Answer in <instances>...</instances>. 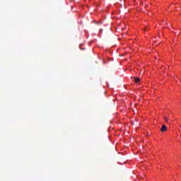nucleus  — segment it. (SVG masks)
Returning <instances> with one entry per match:
<instances>
[{
    "label": "nucleus",
    "mask_w": 181,
    "mask_h": 181,
    "mask_svg": "<svg viewBox=\"0 0 181 181\" xmlns=\"http://www.w3.org/2000/svg\"><path fill=\"white\" fill-rule=\"evenodd\" d=\"M164 119H165V122H168V121H169V119H168L167 117H165Z\"/></svg>",
    "instance_id": "obj_3"
},
{
    "label": "nucleus",
    "mask_w": 181,
    "mask_h": 181,
    "mask_svg": "<svg viewBox=\"0 0 181 181\" xmlns=\"http://www.w3.org/2000/svg\"><path fill=\"white\" fill-rule=\"evenodd\" d=\"M135 83H138L139 81H141V79L139 78H134Z\"/></svg>",
    "instance_id": "obj_2"
},
{
    "label": "nucleus",
    "mask_w": 181,
    "mask_h": 181,
    "mask_svg": "<svg viewBox=\"0 0 181 181\" xmlns=\"http://www.w3.org/2000/svg\"><path fill=\"white\" fill-rule=\"evenodd\" d=\"M161 132H165L166 131H168V127H166V125H163V127L160 129Z\"/></svg>",
    "instance_id": "obj_1"
}]
</instances>
